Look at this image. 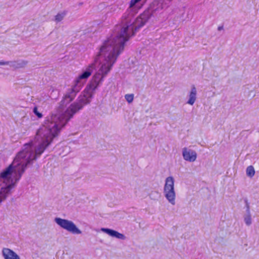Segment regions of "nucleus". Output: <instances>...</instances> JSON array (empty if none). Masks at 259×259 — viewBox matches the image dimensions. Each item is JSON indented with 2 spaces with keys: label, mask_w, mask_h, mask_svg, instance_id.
I'll use <instances>...</instances> for the list:
<instances>
[{
  "label": "nucleus",
  "mask_w": 259,
  "mask_h": 259,
  "mask_svg": "<svg viewBox=\"0 0 259 259\" xmlns=\"http://www.w3.org/2000/svg\"><path fill=\"white\" fill-rule=\"evenodd\" d=\"M134 94H126L125 95V99L128 103H132L134 100Z\"/></svg>",
  "instance_id": "4468645a"
},
{
  "label": "nucleus",
  "mask_w": 259,
  "mask_h": 259,
  "mask_svg": "<svg viewBox=\"0 0 259 259\" xmlns=\"http://www.w3.org/2000/svg\"><path fill=\"white\" fill-rule=\"evenodd\" d=\"M175 179L169 176L166 178L164 186V193L165 198L172 205L175 204L176 193L175 191Z\"/></svg>",
  "instance_id": "7ed1b4c3"
},
{
  "label": "nucleus",
  "mask_w": 259,
  "mask_h": 259,
  "mask_svg": "<svg viewBox=\"0 0 259 259\" xmlns=\"http://www.w3.org/2000/svg\"><path fill=\"white\" fill-rule=\"evenodd\" d=\"M28 63L26 61L18 60L17 61H9V66L15 68H21L24 67Z\"/></svg>",
  "instance_id": "1a4fd4ad"
},
{
  "label": "nucleus",
  "mask_w": 259,
  "mask_h": 259,
  "mask_svg": "<svg viewBox=\"0 0 259 259\" xmlns=\"http://www.w3.org/2000/svg\"><path fill=\"white\" fill-rule=\"evenodd\" d=\"M244 201L245 203L246 210L250 209L249 203L248 202L247 198H244Z\"/></svg>",
  "instance_id": "dca6fc26"
},
{
  "label": "nucleus",
  "mask_w": 259,
  "mask_h": 259,
  "mask_svg": "<svg viewBox=\"0 0 259 259\" xmlns=\"http://www.w3.org/2000/svg\"><path fill=\"white\" fill-rule=\"evenodd\" d=\"M15 200V198H12L11 199V201H12V202L14 201Z\"/></svg>",
  "instance_id": "aec40b11"
},
{
  "label": "nucleus",
  "mask_w": 259,
  "mask_h": 259,
  "mask_svg": "<svg viewBox=\"0 0 259 259\" xmlns=\"http://www.w3.org/2000/svg\"><path fill=\"white\" fill-rule=\"evenodd\" d=\"M223 29H224V26L223 25H221V26H219L218 27V31H221V30H223Z\"/></svg>",
  "instance_id": "6ab92c4d"
},
{
  "label": "nucleus",
  "mask_w": 259,
  "mask_h": 259,
  "mask_svg": "<svg viewBox=\"0 0 259 259\" xmlns=\"http://www.w3.org/2000/svg\"><path fill=\"white\" fill-rule=\"evenodd\" d=\"M244 215L251 216L250 209L246 210V214Z\"/></svg>",
  "instance_id": "a211bd4d"
},
{
  "label": "nucleus",
  "mask_w": 259,
  "mask_h": 259,
  "mask_svg": "<svg viewBox=\"0 0 259 259\" xmlns=\"http://www.w3.org/2000/svg\"><path fill=\"white\" fill-rule=\"evenodd\" d=\"M182 155L183 158L189 162H194L197 158V153L194 150H188L186 147L183 149Z\"/></svg>",
  "instance_id": "39448f33"
},
{
  "label": "nucleus",
  "mask_w": 259,
  "mask_h": 259,
  "mask_svg": "<svg viewBox=\"0 0 259 259\" xmlns=\"http://www.w3.org/2000/svg\"><path fill=\"white\" fill-rule=\"evenodd\" d=\"M141 1L142 0H131L130 2L129 9H130L131 11H134V10H135L136 11L135 13H137L135 5L136 4L141 2Z\"/></svg>",
  "instance_id": "f8f14e48"
},
{
  "label": "nucleus",
  "mask_w": 259,
  "mask_h": 259,
  "mask_svg": "<svg viewBox=\"0 0 259 259\" xmlns=\"http://www.w3.org/2000/svg\"><path fill=\"white\" fill-rule=\"evenodd\" d=\"M33 112L38 118H41L43 116L42 114L38 111L36 106L34 107L33 108Z\"/></svg>",
  "instance_id": "2eb2a0df"
},
{
  "label": "nucleus",
  "mask_w": 259,
  "mask_h": 259,
  "mask_svg": "<svg viewBox=\"0 0 259 259\" xmlns=\"http://www.w3.org/2000/svg\"><path fill=\"white\" fill-rule=\"evenodd\" d=\"M197 90L195 86L193 84L191 86V89L189 94V99L187 103L193 105L196 99Z\"/></svg>",
  "instance_id": "6e6552de"
},
{
  "label": "nucleus",
  "mask_w": 259,
  "mask_h": 259,
  "mask_svg": "<svg viewBox=\"0 0 259 259\" xmlns=\"http://www.w3.org/2000/svg\"><path fill=\"white\" fill-rule=\"evenodd\" d=\"M67 14V12L64 11L63 12L59 13L55 16V20L57 22H60L63 20L64 17L66 16Z\"/></svg>",
  "instance_id": "9b49d317"
},
{
  "label": "nucleus",
  "mask_w": 259,
  "mask_h": 259,
  "mask_svg": "<svg viewBox=\"0 0 259 259\" xmlns=\"http://www.w3.org/2000/svg\"><path fill=\"white\" fill-rule=\"evenodd\" d=\"M54 222L61 228L72 234H80L82 233L81 231L71 221L56 217L54 219Z\"/></svg>",
  "instance_id": "20e7f679"
},
{
  "label": "nucleus",
  "mask_w": 259,
  "mask_h": 259,
  "mask_svg": "<svg viewBox=\"0 0 259 259\" xmlns=\"http://www.w3.org/2000/svg\"><path fill=\"white\" fill-rule=\"evenodd\" d=\"M101 230L103 232L108 234L110 236L114 237L117 239L124 240L126 238V237L123 234H121L118 232V231L112 229L107 228H102L101 229Z\"/></svg>",
  "instance_id": "423d86ee"
},
{
  "label": "nucleus",
  "mask_w": 259,
  "mask_h": 259,
  "mask_svg": "<svg viewBox=\"0 0 259 259\" xmlns=\"http://www.w3.org/2000/svg\"><path fill=\"white\" fill-rule=\"evenodd\" d=\"M244 221L247 226H250L252 223L251 216L244 215Z\"/></svg>",
  "instance_id": "ddd939ff"
},
{
  "label": "nucleus",
  "mask_w": 259,
  "mask_h": 259,
  "mask_svg": "<svg viewBox=\"0 0 259 259\" xmlns=\"http://www.w3.org/2000/svg\"><path fill=\"white\" fill-rule=\"evenodd\" d=\"M246 175L250 178H252L254 176L255 170L253 166L249 165L246 168Z\"/></svg>",
  "instance_id": "9d476101"
},
{
  "label": "nucleus",
  "mask_w": 259,
  "mask_h": 259,
  "mask_svg": "<svg viewBox=\"0 0 259 259\" xmlns=\"http://www.w3.org/2000/svg\"><path fill=\"white\" fill-rule=\"evenodd\" d=\"M2 255L4 259H20V257L14 250L8 248L2 250Z\"/></svg>",
  "instance_id": "0eeeda50"
},
{
  "label": "nucleus",
  "mask_w": 259,
  "mask_h": 259,
  "mask_svg": "<svg viewBox=\"0 0 259 259\" xmlns=\"http://www.w3.org/2000/svg\"><path fill=\"white\" fill-rule=\"evenodd\" d=\"M134 31V23H129L121 27L115 36L111 34L100 47L94 61L82 69L74 79L57 108L62 111L60 116L65 118L66 122H68L76 113L91 103L96 90L110 72L126 42L133 36Z\"/></svg>",
  "instance_id": "f257e3e1"
},
{
  "label": "nucleus",
  "mask_w": 259,
  "mask_h": 259,
  "mask_svg": "<svg viewBox=\"0 0 259 259\" xmlns=\"http://www.w3.org/2000/svg\"><path fill=\"white\" fill-rule=\"evenodd\" d=\"M172 1L154 0L148 8L135 19L134 23L136 26H134V31L132 35L135 36L136 32L148 22L156 12H159L160 10H162L164 6L166 4V2L170 3Z\"/></svg>",
  "instance_id": "f03ea898"
},
{
  "label": "nucleus",
  "mask_w": 259,
  "mask_h": 259,
  "mask_svg": "<svg viewBox=\"0 0 259 259\" xmlns=\"http://www.w3.org/2000/svg\"><path fill=\"white\" fill-rule=\"evenodd\" d=\"M9 65V61H0V65Z\"/></svg>",
  "instance_id": "f3484780"
}]
</instances>
